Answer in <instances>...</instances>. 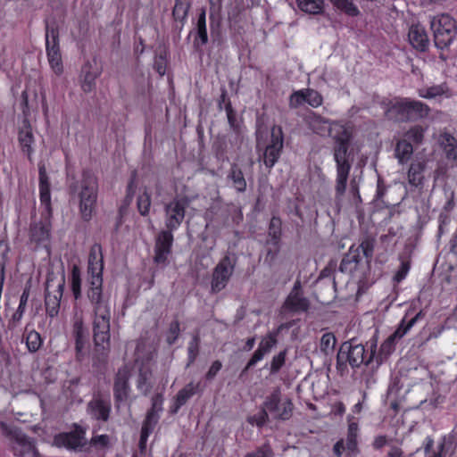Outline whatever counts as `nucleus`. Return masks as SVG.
I'll return each instance as SVG.
<instances>
[{"label":"nucleus","mask_w":457,"mask_h":457,"mask_svg":"<svg viewBox=\"0 0 457 457\" xmlns=\"http://www.w3.org/2000/svg\"><path fill=\"white\" fill-rule=\"evenodd\" d=\"M152 378V370L146 365H141L138 370V377L137 380V389L144 395H147L153 388L150 382Z\"/></svg>","instance_id":"36"},{"label":"nucleus","mask_w":457,"mask_h":457,"mask_svg":"<svg viewBox=\"0 0 457 457\" xmlns=\"http://www.w3.org/2000/svg\"><path fill=\"white\" fill-rule=\"evenodd\" d=\"M29 293H30V291H29V287H25L23 289V291L21 295V297H20V303H19L18 308L9 320V324H8L9 328L12 329V328H16L17 325L21 320V319L25 313V311H26V306H27V303H28V301L29 298Z\"/></svg>","instance_id":"34"},{"label":"nucleus","mask_w":457,"mask_h":457,"mask_svg":"<svg viewBox=\"0 0 457 457\" xmlns=\"http://www.w3.org/2000/svg\"><path fill=\"white\" fill-rule=\"evenodd\" d=\"M72 334L75 338V349L77 353L82 352L87 338V331L84 327L81 317H76L72 325Z\"/></svg>","instance_id":"32"},{"label":"nucleus","mask_w":457,"mask_h":457,"mask_svg":"<svg viewBox=\"0 0 457 457\" xmlns=\"http://www.w3.org/2000/svg\"><path fill=\"white\" fill-rule=\"evenodd\" d=\"M438 142L445 153L447 160L451 162V168L457 165V141L449 133H443L439 136Z\"/></svg>","instance_id":"27"},{"label":"nucleus","mask_w":457,"mask_h":457,"mask_svg":"<svg viewBox=\"0 0 457 457\" xmlns=\"http://www.w3.org/2000/svg\"><path fill=\"white\" fill-rule=\"evenodd\" d=\"M166 53L165 50L162 49L156 53L154 62V68L160 76H163L166 72Z\"/></svg>","instance_id":"49"},{"label":"nucleus","mask_w":457,"mask_h":457,"mask_svg":"<svg viewBox=\"0 0 457 457\" xmlns=\"http://www.w3.org/2000/svg\"><path fill=\"white\" fill-rule=\"evenodd\" d=\"M221 368H222V363L220 361L216 360V361H212V365L210 366L208 371L205 374V379L209 380V381L212 380L217 376V374L220 371Z\"/></svg>","instance_id":"61"},{"label":"nucleus","mask_w":457,"mask_h":457,"mask_svg":"<svg viewBox=\"0 0 457 457\" xmlns=\"http://www.w3.org/2000/svg\"><path fill=\"white\" fill-rule=\"evenodd\" d=\"M225 111L227 112V118L230 128L233 129L234 131L238 132L240 129L239 122L237 119V113L232 108L231 103L229 101H228L225 104Z\"/></svg>","instance_id":"54"},{"label":"nucleus","mask_w":457,"mask_h":457,"mask_svg":"<svg viewBox=\"0 0 457 457\" xmlns=\"http://www.w3.org/2000/svg\"><path fill=\"white\" fill-rule=\"evenodd\" d=\"M93 306V338L96 347L102 346L103 350L108 351L110 346V319L111 311L108 298L104 295L94 298H87Z\"/></svg>","instance_id":"3"},{"label":"nucleus","mask_w":457,"mask_h":457,"mask_svg":"<svg viewBox=\"0 0 457 457\" xmlns=\"http://www.w3.org/2000/svg\"><path fill=\"white\" fill-rule=\"evenodd\" d=\"M375 355V349L368 353L361 344H355L353 340L344 342L337 355V368L339 371L346 369L348 363L353 369L359 368L361 364L369 365Z\"/></svg>","instance_id":"5"},{"label":"nucleus","mask_w":457,"mask_h":457,"mask_svg":"<svg viewBox=\"0 0 457 457\" xmlns=\"http://www.w3.org/2000/svg\"><path fill=\"white\" fill-rule=\"evenodd\" d=\"M208 43V34L206 28V13L205 10H201L196 23V35L194 39V45L196 47L206 45Z\"/></svg>","instance_id":"37"},{"label":"nucleus","mask_w":457,"mask_h":457,"mask_svg":"<svg viewBox=\"0 0 457 457\" xmlns=\"http://www.w3.org/2000/svg\"><path fill=\"white\" fill-rule=\"evenodd\" d=\"M199 387L200 383L194 384L193 382H190L180 389L175 396L174 403L171 407V412L177 413L178 411L198 392Z\"/></svg>","instance_id":"28"},{"label":"nucleus","mask_w":457,"mask_h":457,"mask_svg":"<svg viewBox=\"0 0 457 457\" xmlns=\"http://www.w3.org/2000/svg\"><path fill=\"white\" fill-rule=\"evenodd\" d=\"M404 137V139H407L409 142L412 141L416 144H420L423 140L424 130L420 126H414L405 133Z\"/></svg>","instance_id":"53"},{"label":"nucleus","mask_w":457,"mask_h":457,"mask_svg":"<svg viewBox=\"0 0 457 457\" xmlns=\"http://www.w3.org/2000/svg\"><path fill=\"white\" fill-rule=\"evenodd\" d=\"M411 269V262L408 260H402L401 265L394 276V280L397 283L403 281L408 275Z\"/></svg>","instance_id":"55"},{"label":"nucleus","mask_w":457,"mask_h":457,"mask_svg":"<svg viewBox=\"0 0 457 457\" xmlns=\"http://www.w3.org/2000/svg\"><path fill=\"white\" fill-rule=\"evenodd\" d=\"M438 142L445 153L447 160L451 162V168L457 165V141L449 133H443L439 136Z\"/></svg>","instance_id":"26"},{"label":"nucleus","mask_w":457,"mask_h":457,"mask_svg":"<svg viewBox=\"0 0 457 457\" xmlns=\"http://www.w3.org/2000/svg\"><path fill=\"white\" fill-rule=\"evenodd\" d=\"M429 111V107L422 102L403 99L394 104L389 108L388 114L396 121L405 122L427 117Z\"/></svg>","instance_id":"8"},{"label":"nucleus","mask_w":457,"mask_h":457,"mask_svg":"<svg viewBox=\"0 0 457 457\" xmlns=\"http://www.w3.org/2000/svg\"><path fill=\"white\" fill-rule=\"evenodd\" d=\"M180 334V325L178 320L170 322L167 334L166 342L169 345H172L178 340Z\"/></svg>","instance_id":"48"},{"label":"nucleus","mask_w":457,"mask_h":457,"mask_svg":"<svg viewBox=\"0 0 457 457\" xmlns=\"http://www.w3.org/2000/svg\"><path fill=\"white\" fill-rule=\"evenodd\" d=\"M191 4L192 0H175V4L172 10V17L175 21L180 23V26H176V29L179 32L182 30L187 21Z\"/></svg>","instance_id":"31"},{"label":"nucleus","mask_w":457,"mask_h":457,"mask_svg":"<svg viewBox=\"0 0 457 457\" xmlns=\"http://www.w3.org/2000/svg\"><path fill=\"white\" fill-rule=\"evenodd\" d=\"M159 415L154 411H147L145 419L143 421L141 431L146 430L147 434L151 435L158 423Z\"/></svg>","instance_id":"50"},{"label":"nucleus","mask_w":457,"mask_h":457,"mask_svg":"<svg viewBox=\"0 0 457 457\" xmlns=\"http://www.w3.org/2000/svg\"><path fill=\"white\" fill-rule=\"evenodd\" d=\"M348 175L349 173H337L336 191L338 195H344L346 189Z\"/></svg>","instance_id":"60"},{"label":"nucleus","mask_w":457,"mask_h":457,"mask_svg":"<svg viewBox=\"0 0 457 457\" xmlns=\"http://www.w3.org/2000/svg\"><path fill=\"white\" fill-rule=\"evenodd\" d=\"M229 179L233 182V187L238 192H244L246 188V182L244 173H229Z\"/></svg>","instance_id":"58"},{"label":"nucleus","mask_w":457,"mask_h":457,"mask_svg":"<svg viewBox=\"0 0 457 457\" xmlns=\"http://www.w3.org/2000/svg\"><path fill=\"white\" fill-rule=\"evenodd\" d=\"M263 404L267 409L268 414L273 415L277 420L286 421L292 418L294 412L293 401L286 397L282 399V394L279 387L272 390L263 401Z\"/></svg>","instance_id":"14"},{"label":"nucleus","mask_w":457,"mask_h":457,"mask_svg":"<svg viewBox=\"0 0 457 457\" xmlns=\"http://www.w3.org/2000/svg\"><path fill=\"white\" fill-rule=\"evenodd\" d=\"M101 70L96 66V61L87 62L81 68L79 83L82 91L89 94L96 90V79L101 75Z\"/></svg>","instance_id":"21"},{"label":"nucleus","mask_w":457,"mask_h":457,"mask_svg":"<svg viewBox=\"0 0 457 457\" xmlns=\"http://www.w3.org/2000/svg\"><path fill=\"white\" fill-rule=\"evenodd\" d=\"M199 346L200 337L198 335H195L187 345V367L192 365L195 361L199 354Z\"/></svg>","instance_id":"44"},{"label":"nucleus","mask_w":457,"mask_h":457,"mask_svg":"<svg viewBox=\"0 0 457 457\" xmlns=\"http://www.w3.org/2000/svg\"><path fill=\"white\" fill-rule=\"evenodd\" d=\"M423 316L422 312L420 311L414 317L406 321V318L404 317L399 323L398 327L393 333L394 337H395L398 340L401 339L403 336H405L410 329L415 325V323Z\"/></svg>","instance_id":"41"},{"label":"nucleus","mask_w":457,"mask_h":457,"mask_svg":"<svg viewBox=\"0 0 457 457\" xmlns=\"http://www.w3.org/2000/svg\"><path fill=\"white\" fill-rule=\"evenodd\" d=\"M22 341L25 342L27 349L29 353H37L43 345L44 340L41 335L33 328L26 326Z\"/></svg>","instance_id":"33"},{"label":"nucleus","mask_w":457,"mask_h":457,"mask_svg":"<svg viewBox=\"0 0 457 457\" xmlns=\"http://www.w3.org/2000/svg\"><path fill=\"white\" fill-rule=\"evenodd\" d=\"M409 41L411 46L421 52L426 51L428 46V37L424 28L419 25H412L409 30Z\"/></svg>","instance_id":"30"},{"label":"nucleus","mask_w":457,"mask_h":457,"mask_svg":"<svg viewBox=\"0 0 457 457\" xmlns=\"http://www.w3.org/2000/svg\"><path fill=\"white\" fill-rule=\"evenodd\" d=\"M395 152V157L398 159L399 162L404 163L411 158L413 147L407 139L403 138L397 142Z\"/></svg>","instance_id":"39"},{"label":"nucleus","mask_w":457,"mask_h":457,"mask_svg":"<svg viewBox=\"0 0 457 457\" xmlns=\"http://www.w3.org/2000/svg\"><path fill=\"white\" fill-rule=\"evenodd\" d=\"M87 411L92 419L106 422L110 419L112 404L109 399L93 398L87 404Z\"/></svg>","instance_id":"23"},{"label":"nucleus","mask_w":457,"mask_h":457,"mask_svg":"<svg viewBox=\"0 0 457 457\" xmlns=\"http://www.w3.org/2000/svg\"><path fill=\"white\" fill-rule=\"evenodd\" d=\"M297 7L308 14H321L325 9L324 0H296Z\"/></svg>","instance_id":"38"},{"label":"nucleus","mask_w":457,"mask_h":457,"mask_svg":"<svg viewBox=\"0 0 457 457\" xmlns=\"http://www.w3.org/2000/svg\"><path fill=\"white\" fill-rule=\"evenodd\" d=\"M82 278L81 270L79 265L73 264L71 269L70 275V288L74 297V300L78 301L82 296Z\"/></svg>","instance_id":"35"},{"label":"nucleus","mask_w":457,"mask_h":457,"mask_svg":"<svg viewBox=\"0 0 457 457\" xmlns=\"http://www.w3.org/2000/svg\"><path fill=\"white\" fill-rule=\"evenodd\" d=\"M305 99L306 103L312 107H318L321 105L323 101L321 95L313 89L307 90L305 93Z\"/></svg>","instance_id":"57"},{"label":"nucleus","mask_w":457,"mask_h":457,"mask_svg":"<svg viewBox=\"0 0 457 457\" xmlns=\"http://www.w3.org/2000/svg\"><path fill=\"white\" fill-rule=\"evenodd\" d=\"M287 355V349L286 348L272 357L270 368V374H277L280 371L286 363Z\"/></svg>","instance_id":"45"},{"label":"nucleus","mask_w":457,"mask_h":457,"mask_svg":"<svg viewBox=\"0 0 457 457\" xmlns=\"http://www.w3.org/2000/svg\"><path fill=\"white\" fill-rule=\"evenodd\" d=\"M447 91L448 87L446 84L443 83L421 90L420 96L424 98H434L445 94Z\"/></svg>","instance_id":"46"},{"label":"nucleus","mask_w":457,"mask_h":457,"mask_svg":"<svg viewBox=\"0 0 457 457\" xmlns=\"http://www.w3.org/2000/svg\"><path fill=\"white\" fill-rule=\"evenodd\" d=\"M377 198L383 202L386 206L398 205L403 199V194H400L396 199L390 197V195L395 193L396 189L395 187L386 186L380 174L377 173Z\"/></svg>","instance_id":"24"},{"label":"nucleus","mask_w":457,"mask_h":457,"mask_svg":"<svg viewBox=\"0 0 457 457\" xmlns=\"http://www.w3.org/2000/svg\"><path fill=\"white\" fill-rule=\"evenodd\" d=\"M336 6L352 17L357 16L360 13L359 9L353 4V0H341Z\"/></svg>","instance_id":"52"},{"label":"nucleus","mask_w":457,"mask_h":457,"mask_svg":"<svg viewBox=\"0 0 457 457\" xmlns=\"http://www.w3.org/2000/svg\"><path fill=\"white\" fill-rule=\"evenodd\" d=\"M246 421L252 425L262 428L269 421V414L267 409L262 403L261 409L256 414L250 415L246 418Z\"/></svg>","instance_id":"42"},{"label":"nucleus","mask_w":457,"mask_h":457,"mask_svg":"<svg viewBox=\"0 0 457 457\" xmlns=\"http://www.w3.org/2000/svg\"><path fill=\"white\" fill-rule=\"evenodd\" d=\"M64 288V280L62 282L59 283L57 287V290L54 292V294H51L48 291L46 293L45 297V306H46V314L51 317L54 318L58 315L60 311V304H61V299L62 296Z\"/></svg>","instance_id":"25"},{"label":"nucleus","mask_w":457,"mask_h":457,"mask_svg":"<svg viewBox=\"0 0 457 457\" xmlns=\"http://www.w3.org/2000/svg\"><path fill=\"white\" fill-rule=\"evenodd\" d=\"M104 253L101 244L95 243L89 250L87 269V297L94 298L104 295L103 292V272H104Z\"/></svg>","instance_id":"4"},{"label":"nucleus","mask_w":457,"mask_h":457,"mask_svg":"<svg viewBox=\"0 0 457 457\" xmlns=\"http://www.w3.org/2000/svg\"><path fill=\"white\" fill-rule=\"evenodd\" d=\"M353 417H348V428H347V436L346 438H358L359 432V425L358 422L353 421Z\"/></svg>","instance_id":"62"},{"label":"nucleus","mask_w":457,"mask_h":457,"mask_svg":"<svg viewBox=\"0 0 457 457\" xmlns=\"http://www.w3.org/2000/svg\"><path fill=\"white\" fill-rule=\"evenodd\" d=\"M306 103L305 93L302 90L294 92L289 96V107L296 109Z\"/></svg>","instance_id":"56"},{"label":"nucleus","mask_w":457,"mask_h":457,"mask_svg":"<svg viewBox=\"0 0 457 457\" xmlns=\"http://www.w3.org/2000/svg\"><path fill=\"white\" fill-rule=\"evenodd\" d=\"M237 262L236 255L228 252L219 261L212 273V293L217 294L227 287L235 271Z\"/></svg>","instance_id":"13"},{"label":"nucleus","mask_w":457,"mask_h":457,"mask_svg":"<svg viewBox=\"0 0 457 457\" xmlns=\"http://www.w3.org/2000/svg\"><path fill=\"white\" fill-rule=\"evenodd\" d=\"M174 241L173 231L164 229L159 232L155 239L154 262L156 264H165L171 253Z\"/></svg>","instance_id":"18"},{"label":"nucleus","mask_w":457,"mask_h":457,"mask_svg":"<svg viewBox=\"0 0 457 457\" xmlns=\"http://www.w3.org/2000/svg\"><path fill=\"white\" fill-rule=\"evenodd\" d=\"M59 26L54 19L46 20V47L49 64L57 75L63 71L59 46Z\"/></svg>","instance_id":"9"},{"label":"nucleus","mask_w":457,"mask_h":457,"mask_svg":"<svg viewBox=\"0 0 457 457\" xmlns=\"http://www.w3.org/2000/svg\"><path fill=\"white\" fill-rule=\"evenodd\" d=\"M284 143V136L280 126H273L271 129V138L266 146L263 154V162L267 168H271L278 161Z\"/></svg>","instance_id":"17"},{"label":"nucleus","mask_w":457,"mask_h":457,"mask_svg":"<svg viewBox=\"0 0 457 457\" xmlns=\"http://www.w3.org/2000/svg\"><path fill=\"white\" fill-rule=\"evenodd\" d=\"M282 307L286 312L292 313L305 312L309 310L310 302L303 296L302 284L299 279L295 282Z\"/></svg>","instance_id":"16"},{"label":"nucleus","mask_w":457,"mask_h":457,"mask_svg":"<svg viewBox=\"0 0 457 457\" xmlns=\"http://www.w3.org/2000/svg\"><path fill=\"white\" fill-rule=\"evenodd\" d=\"M87 430L78 423H73L72 429L56 434L53 445L58 448H65L73 452H83L87 448Z\"/></svg>","instance_id":"11"},{"label":"nucleus","mask_w":457,"mask_h":457,"mask_svg":"<svg viewBox=\"0 0 457 457\" xmlns=\"http://www.w3.org/2000/svg\"><path fill=\"white\" fill-rule=\"evenodd\" d=\"M337 344V338L332 332L324 333L320 338V351L325 355H329L334 352Z\"/></svg>","instance_id":"43"},{"label":"nucleus","mask_w":457,"mask_h":457,"mask_svg":"<svg viewBox=\"0 0 457 457\" xmlns=\"http://www.w3.org/2000/svg\"><path fill=\"white\" fill-rule=\"evenodd\" d=\"M245 457H274V452L269 443L257 447L255 450L247 453Z\"/></svg>","instance_id":"51"},{"label":"nucleus","mask_w":457,"mask_h":457,"mask_svg":"<svg viewBox=\"0 0 457 457\" xmlns=\"http://www.w3.org/2000/svg\"><path fill=\"white\" fill-rule=\"evenodd\" d=\"M94 173H82L79 209L85 221L92 218L97 199V182Z\"/></svg>","instance_id":"10"},{"label":"nucleus","mask_w":457,"mask_h":457,"mask_svg":"<svg viewBox=\"0 0 457 457\" xmlns=\"http://www.w3.org/2000/svg\"><path fill=\"white\" fill-rule=\"evenodd\" d=\"M435 45L439 49L447 47L457 34L455 21L448 14H440L431 21Z\"/></svg>","instance_id":"12"},{"label":"nucleus","mask_w":457,"mask_h":457,"mask_svg":"<svg viewBox=\"0 0 457 457\" xmlns=\"http://www.w3.org/2000/svg\"><path fill=\"white\" fill-rule=\"evenodd\" d=\"M137 206L142 216L148 215L151 207V195L146 191L138 195Z\"/></svg>","instance_id":"47"},{"label":"nucleus","mask_w":457,"mask_h":457,"mask_svg":"<svg viewBox=\"0 0 457 457\" xmlns=\"http://www.w3.org/2000/svg\"><path fill=\"white\" fill-rule=\"evenodd\" d=\"M269 238L267 239V246L271 245L267 249V257L270 256L273 259L280 249V241L282 236V220L279 217L273 216L270 221Z\"/></svg>","instance_id":"22"},{"label":"nucleus","mask_w":457,"mask_h":457,"mask_svg":"<svg viewBox=\"0 0 457 457\" xmlns=\"http://www.w3.org/2000/svg\"><path fill=\"white\" fill-rule=\"evenodd\" d=\"M398 339L391 334L381 345V351L386 353H390L395 350V346Z\"/></svg>","instance_id":"63"},{"label":"nucleus","mask_w":457,"mask_h":457,"mask_svg":"<svg viewBox=\"0 0 457 457\" xmlns=\"http://www.w3.org/2000/svg\"><path fill=\"white\" fill-rule=\"evenodd\" d=\"M305 121L313 132L322 136L326 133L328 134L329 125L333 122L314 112L306 115Z\"/></svg>","instance_id":"29"},{"label":"nucleus","mask_w":457,"mask_h":457,"mask_svg":"<svg viewBox=\"0 0 457 457\" xmlns=\"http://www.w3.org/2000/svg\"><path fill=\"white\" fill-rule=\"evenodd\" d=\"M280 331V328L276 330L268 332L261 340L258 345V348L255 350L250 360L248 361L244 371L248 370L253 367L257 362L261 361L266 354H268L272 348L278 344V337Z\"/></svg>","instance_id":"19"},{"label":"nucleus","mask_w":457,"mask_h":457,"mask_svg":"<svg viewBox=\"0 0 457 457\" xmlns=\"http://www.w3.org/2000/svg\"><path fill=\"white\" fill-rule=\"evenodd\" d=\"M19 141L23 151L29 154L31 152L33 135L30 125L27 120H23V126L19 132Z\"/></svg>","instance_id":"40"},{"label":"nucleus","mask_w":457,"mask_h":457,"mask_svg":"<svg viewBox=\"0 0 457 457\" xmlns=\"http://www.w3.org/2000/svg\"><path fill=\"white\" fill-rule=\"evenodd\" d=\"M188 202L186 198H174L165 205V227L167 229L177 230L184 220Z\"/></svg>","instance_id":"15"},{"label":"nucleus","mask_w":457,"mask_h":457,"mask_svg":"<svg viewBox=\"0 0 457 457\" xmlns=\"http://www.w3.org/2000/svg\"><path fill=\"white\" fill-rule=\"evenodd\" d=\"M89 444L92 446L104 448L109 445V436L107 435H97L91 438Z\"/></svg>","instance_id":"64"},{"label":"nucleus","mask_w":457,"mask_h":457,"mask_svg":"<svg viewBox=\"0 0 457 457\" xmlns=\"http://www.w3.org/2000/svg\"><path fill=\"white\" fill-rule=\"evenodd\" d=\"M335 142L334 157L337 165V171H349L353 162V151L349 150L353 138L352 129L337 121L329 125L328 134Z\"/></svg>","instance_id":"2"},{"label":"nucleus","mask_w":457,"mask_h":457,"mask_svg":"<svg viewBox=\"0 0 457 457\" xmlns=\"http://www.w3.org/2000/svg\"><path fill=\"white\" fill-rule=\"evenodd\" d=\"M374 252V239L366 237L358 246L352 245L348 252L344 255L340 265L339 271L342 273L353 274L361 264L362 256L370 262Z\"/></svg>","instance_id":"7"},{"label":"nucleus","mask_w":457,"mask_h":457,"mask_svg":"<svg viewBox=\"0 0 457 457\" xmlns=\"http://www.w3.org/2000/svg\"><path fill=\"white\" fill-rule=\"evenodd\" d=\"M50 188V179L47 173H39V200L44 210L41 212V220L31 224L29 228V239L37 245H42L50 240L53 217Z\"/></svg>","instance_id":"1"},{"label":"nucleus","mask_w":457,"mask_h":457,"mask_svg":"<svg viewBox=\"0 0 457 457\" xmlns=\"http://www.w3.org/2000/svg\"><path fill=\"white\" fill-rule=\"evenodd\" d=\"M361 173L358 176H354L350 182L349 193L354 201H361V195L359 192V182L361 179Z\"/></svg>","instance_id":"59"},{"label":"nucleus","mask_w":457,"mask_h":457,"mask_svg":"<svg viewBox=\"0 0 457 457\" xmlns=\"http://www.w3.org/2000/svg\"><path fill=\"white\" fill-rule=\"evenodd\" d=\"M129 378L130 371L127 367L118 370L113 385V396L116 404H120L128 400L130 392Z\"/></svg>","instance_id":"20"},{"label":"nucleus","mask_w":457,"mask_h":457,"mask_svg":"<svg viewBox=\"0 0 457 457\" xmlns=\"http://www.w3.org/2000/svg\"><path fill=\"white\" fill-rule=\"evenodd\" d=\"M0 431L12 443L13 454L17 457H40L33 439L21 430L12 428L5 422L0 421Z\"/></svg>","instance_id":"6"}]
</instances>
